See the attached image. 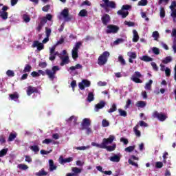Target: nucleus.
Masks as SVG:
<instances>
[{
  "mask_svg": "<svg viewBox=\"0 0 176 176\" xmlns=\"http://www.w3.org/2000/svg\"><path fill=\"white\" fill-rule=\"evenodd\" d=\"M171 14H170V16L171 17H176V9H174V10H171Z\"/></svg>",
  "mask_w": 176,
  "mask_h": 176,
  "instance_id": "774afa93",
  "label": "nucleus"
},
{
  "mask_svg": "<svg viewBox=\"0 0 176 176\" xmlns=\"http://www.w3.org/2000/svg\"><path fill=\"white\" fill-rule=\"evenodd\" d=\"M136 107H138V108H144L146 107V102L144 101H138L136 103Z\"/></svg>",
  "mask_w": 176,
  "mask_h": 176,
  "instance_id": "c85d7f7f",
  "label": "nucleus"
},
{
  "mask_svg": "<svg viewBox=\"0 0 176 176\" xmlns=\"http://www.w3.org/2000/svg\"><path fill=\"white\" fill-rule=\"evenodd\" d=\"M45 75H47L48 78L52 80H53L55 78L56 74H54L52 70L47 69L45 70Z\"/></svg>",
  "mask_w": 176,
  "mask_h": 176,
  "instance_id": "6ab92c4d",
  "label": "nucleus"
},
{
  "mask_svg": "<svg viewBox=\"0 0 176 176\" xmlns=\"http://www.w3.org/2000/svg\"><path fill=\"white\" fill-rule=\"evenodd\" d=\"M36 176H46L47 175V172L45 171V169H41L38 172L36 173Z\"/></svg>",
  "mask_w": 176,
  "mask_h": 176,
  "instance_id": "c756f323",
  "label": "nucleus"
},
{
  "mask_svg": "<svg viewBox=\"0 0 176 176\" xmlns=\"http://www.w3.org/2000/svg\"><path fill=\"white\" fill-rule=\"evenodd\" d=\"M23 19L25 23H30V21H31V18H30V16L27 14L23 15Z\"/></svg>",
  "mask_w": 176,
  "mask_h": 176,
  "instance_id": "ea45409f",
  "label": "nucleus"
},
{
  "mask_svg": "<svg viewBox=\"0 0 176 176\" xmlns=\"http://www.w3.org/2000/svg\"><path fill=\"white\" fill-rule=\"evenodd\" d=\"M118 61L120 63L121 65H126V60L122 56H118Z\"/></svg>",
  "mask_w": 176,
  "mask_h": 176,
  "instance_id": "a18cd8bd",
  "label": "nucleus"
},
{
  "mask_svg": "<svg viewBox=\"0 0 176 176\" xmlns=\"http://www.w3.org/2000/svg\"><path fill=\"white\" fill-rule=\"evenodd\" d=\"M74 160L72 157H69L68 158H64L63 156H60L59 157V163L60 164H65V163H71Z\"/></svg>",
  "mask_w": 176,
  "mask_h": 176,
  "instance_id": "2eb2a0df",
  "label": "nucleus"
},
{
  "mask_svg": "<svg viewBox=\"0 0 176 176\" xmlns=\"http://www.w3.org/2000/svg\"><path fill=\"white\" fill-rule=\"evenodd\" d=\"M127 54L129 57V62L131 63V64H133V63H134V60H135V58H137V53L129 52Z\"/></svg>",
  "mask_w": 176,
  "mask_h": 176,
  "instance_id": "f3484780",
  "label": "nucleus"
},
{
  "mask_svg": "<svg viewBox=\"0 0 176 176\" xmlns=\"http://www.w3.org/2000/svg\"><path fill=\"white\" fill-rule=\"evenodd\" d=\"M153 38H155V41H157L159 38V32L158 31H155L153 32Z\"/></svg>",
  "mask_w": 176,
  "mask_h": 176,
  "instance_id": "5fc2aeb1",
  "label": "nucleus"
},
{
  "mask_svg": "<svg viewBox=\"0 0 176 176\" xmlns=\"http://www.w3.org/2000/svg\"><path fill=\"white\" fill-rule=\"evenodd\" d=\"M91 82L87 79H83L81 82L78 83L80 90H85V87H90Z\"/></svg>",
  "mask_w": 176,
  "mask_h": 176,
  "instance_id": "0eeeda50",
  "label": "nucleus"
},
{
  "mask_svg": "<svg viewBox=\"0 0 176 176\" xmlns=\"http://www.w3.org/2000/svg\"><path fill=\"white\" fill-rule=\"evenodd\" d=\"M140 127L139 125H136L135 126L133 127V131L136 135V137H141V131L138 130V128Z\"/></svg>",
  "mask_w": 176,
  "mask_h": 176,
  "instance_id": "a878e982",
  "label": "nucleus"
},
{
  "mask_svg": "<svg viewBox=\"0 0 176 176\" xmlns=\"http://www.w3.org/2000/svg\"><path fill=\"white\" fill-rule=\"evenodd\" d=\"M18 168H19L20 170H28V166L24 164H20L18 165Z\"/></svg>",
  "mask_w": 176,
  "mask_h": 176,
  "instance_id": "79ce46f5",
  "label": "nucleus"
},
{
  "mask_svg": "<svg viewBox=\"0 0 176 176\" xmlns=\"http://www.w3.org/2000/svg\"><path fill=\"white\" fill-rule=\"evenodd\" d=\"M140 60L145 61V63L153 61V58H151V56H148V55H144L142 57H140Z\"/></svg>",
  "mask_w": 176,
  "mask_h": 176,
  "instance_id": "412c9836",
  "label": "nucleus"
},
{
  "mask_svg": "<svg viewBox=\"0 0 176 176\" xmlns=\"http://www.w3.org/2000/svg\"><path fill=\"white\" fill-rule=\"evenodd\" d=\"M49 9H50V5H46L45 6L42 8L43 12H49Z\"/></svg>",
  "mask_w": 176,
  "mask_h": 176,
  "instance_id": "338daca9",
  "label": "nucleus"
},
{
  "mask_svg": "<svg viewBox=\"0 0 176 176\" xmlns=\"http://www.w3.org/2000/svg\"><path fill=\"white\" fill-rule=\"evenodd\" d=\"M91 126V122L89 118H84L82 122H81V129L86 130L87 127H90Z\"/></svg>",
  "mask_w": 176,
  "mask_h": 176,
  "instance_id": "1a4fd4ad",
  "label": "nucleus"
},
{
  "mask_svg": "<svg viewBox=\"0 0 176 176\" xmlns=\"http://www.w3.org/2000/svg\"><path fill=\"white\" fill-rule=\"evenodd\" d=\"M152 50H153V53L154 54H156V56H158V54H160V50H159V48L154 47H153Z\"/></svg>",
  "mask_w": 176,
  "mask_h": 176,
  "instance_id": "09e8293b",
  "label": "nucleus"
},
{
  "mask_svg": "<svg viewBox=\"0 0 176 176\" xmlns=\"http://www.w3.org/2000/svg\"><path fill=\"white\" fill-rule=\"evenodd\" d=\"M87 100L89 102H91V101H94V94H93V92H89L88 94Z\"/></svg>",
  "mask_w": 176,
  "mask_h": 176,
  "instance_id": "7c9ffc66",
  "label": "nucleus"
},
{
  "mask_svg": "<svg viewBox=\"0 0 176 176\" xmlns=\"http://www.w3.org/2000/svg\"><path fill=\"white\" fill-rule=\"evenodd\" d=\"M153 83V80H149L148 82L146 83V86L144 87L146 90H151V89H152Z\"/></svg>",
  "mask_w": 176,
  "mask_h": 176,
  "instance_id": "72a5a7b5",
  "label": "nucleus"
},
{
  "mask_svg": "<svg viewBox=\"0 0 176 176\" xmlns=\"http://www.w3.org/2000/svg\"><path fill=\"white\" fill-rule=\"evenodd\" d=\"M109 52H104L102 54H101L98 58V64H99L100 65H104L107 64V61H108V57H109Z\"/></svg>",
  "mask_w": 176,
  "mask_h": 176,
  "instance_id": "f03ea898",
  "label": "nucleus"
},
{
  "mask_svg": "<svg viewBox=\"0 0 176 176\" xmlns=\"http://www.w3.org/2000/svg\"><path fill=\"white\" fill-rule=\"evenodd\" d=\"M16 137H17V133H10L8 139V142H12V141H14V140H16Z\"/></svg>",
  "mask_w": 176,
  "mask_h": 176,
  "instance_id": "4be33fe9",
  "label": "nucleus"
},
{
  "mask_svg": "<svg viewBox=\"0 0 176 176\" xmlns=\"http://www.w3.org/2000/svg\"><path fill=\"white\" fill-rule=\"evenodd\" d=\"M46 23H47V19H46V17L43 16L41 21H40V23L43 25H45L46 24Z\"/></svg>",
  "mask_w": 176,
  "mask_h": 176,
  "instance_id": "0e129e2a",
  "label": "nucleus"
},
{
  "mask_svg": "<svg viewBox=\"0 0 176 176\" xmlns=\"http://www.w3.org/2000/svg\"><path fill=\"white\" fill-rule=\"evenodd\" d=\"M153 118H154L155 119H158L160 122H164V120L167 119V116H166V114L163 113H159L157 111L153 112Z\"/></svg>",
  "mask_w": 176,
  "mask_h": 176,
  "instance_id": "20e7f679",
  "label": "nucleus"
},
{
  "mask_svg": "<svg viewBox=\"0 0 176 176\" xmlns=\"http://www.w3.org/2000/svg\"><path fill=\"white\" fill-rule=\"evenodd\" d=\"M111 162H114L115 163H119L120 162V157L118 155H115L110 157Z\"/></svg>",
  "mask_w": 176,
  "mask_h": 176,
  "instance_id": "b1692460",
  "label": "nucleus"
},
{
  "mask_svg": "<svg viewBox=\"0 0 176 176\" xmlns=\"http://www.w3.org/2000/svg\"><path fill=\"white\" fill-rule=\"evenodd\" d=\"M31 76H32V78H38L39 76H41V74H39V72H32L31 73Z\"/></svg>",
  "mask_w": 176,
  "mask_h": 176,
  "instance_id": "bf43d9fd",
  "label": "nucleus"
},
{
  "mask_svg": "<svg viewBox=\"0 0 176 176\" xmlns=\"http://www.w3.org/2000/svg\"><path fill=\"white\" fill-rule=\"evenodd\" d=\"M72 171L73 172V174H75V176H76L77 174H80V173H82V169L78 167H73Z\"/></svg>",
  "mask_w": 176,
  "mask_h": 176,
  "instance_id": "bb28decb",
  "label": "nucleus"
},
{
  "mask_svg": "<svg viewBox=\"0 0 176 176\" xmlns=\"http://www.w3.org/2000/svg\"><path fill=\"white\" fill-rule=\"evenodd\" d=\"M118 112L120 113V116H122L123 118H126V116H127V111L122 109H118Z\"/></svg>",
  "mask_w": 176,
  "mask_h": 176,
  "instance_id": "f704fd0d",
  "label": "nucleus"
},
{
  "mask_svg": "<svg viewBox=\"0 0 176 176\" xmlns=\"http://www.w3.org/2000/svg\"><path fill=\"white\" fill-rule=\"evenodd\" d=\"M6 75L10 78H13V76H14V72L13 70H8L6 72Z\"/></svg>",
  "mask_w": 176,
  "mask_h": 176,
  "instance_id": "de8ad7c7",
  "label": "nucleus"
},
{
  "mask_svg": "<svg viewBox=\"0 0 176 176\" xmlns=\"http://www.w3.org/2000/svg\"><path fill=\"white\" fill-rule=\"evenodd\" d=\"M134 149H135V145L129 146L125 148L124 151H125V152L131 153V152H133V151H134Z\"/></svg>",
  "mask_w": 176,
  "mask_h": 176,
  "instance_id": "58836bf2",
  "label": "nucleus"
},
{
  "mask_svg": "<svg viewBox=\"0 0 176 176\" xmlns=\"http://www.w3.org/2000/svg\"><path fill=\"white\" fill-rule=\"evenodd\" d=\"M74 120V123H76L78 122V118L76 117L75 116H72L67 120V122H72Z\"/></svg>",
  "mask_w": 176,
  "mask_h": 176,
  "instance_id": "8fccbe9b",
  "label": "nucleus"
},
{
  "mask_svg": "<svg viewBox=\"0 0 176 176\" xmlns=\"http://www.w3.org/2000/svg\"><path fill=\"white\" fill-rule=\"evenodd\" d=\"M163 167V162H157L155 163V168H162Z\"/></svg>",
  "mask_w": 176,
  "mask_h": 176,
  "instance_id": "052dcab7",
  "label": "nucleus"
},
{
  "mask_svg": "<svg viewBox=\"0 0 176 176\" xmlns=\"http://www.w3.org/2000/svg\"><path fill=\"white\" fill-rule=\"evenodd\" d=\"M125 25H128V27H134L135 23L132 21H125L124 22Z\"/></svg>",
  "mask_w": 176,
  "mask_h": 176,
  "instance_id": "680f3d73",
  "label": "nucleus"
},
{
  "mask_svg": "<svg viewBox=\"0 0 176 176\" xmlns=\"http://www.w3.org/2000/svg\"><path fill=\"white\" fill-rule=\"evenodd\" d=\"M151 66L153 67V69H154V71H156V72L159 71V67H157V65H156V63L152 62Z\"/></svg>",
  "mask_w": 176,
  "mask_h": 176,
  "instance_id": "13d9d810",
  "label": "nucleus"
},
{
  "mask_svg": "<svg viewBox=\"0 0 176 176\" xmlns=\"http://www.w3.org/2000/svg\"><path fill=\"white\" fill-rule=\"evenodd\" d=\"M104 4H100L101 8H111V9L116 8V3L115 1H110L109 0H102Z\"/></svg>",
  "mask_w": 176,
  "mask_h": 176,
  "instance_id": "423d86ee",
  "label": "nucleus"
},
{
  "mask_svg": "<svg viewBox=\"0 0 176 176\" xmlns=\"http://www.w3.org/2000/svg\"><path fill=\"white\" fill-rule=\"evenodd\" d=\"M33 93H39L38 88L32 86L28 87L27 94L28 96H31V94H33Z\"/></svg>",
  "mask_w": 176,
  "mask_h": 176,
  "instance_id": "dca6fc26",
  "label": "nucleus"
},
{
  "mask_svg": "<svg viewBox=\"0 0 176 176\" xmlns=\"http://www.w3.org/2000/svg\"><path fill=\"white\" fill-rule=\"evenodd\" d=\"M105 107V101L101 100L99 103L95 105V112H98L100 109H102Z\"/></svg>",
  "mask_w": 176,
  "mask_h": 176,
  "instance_id": "a211bd4d",
  "label": "nucleus"
},
{
  "mask_svg": "<svg viewBox=\"0 0 176 176\" xmlns=\"http://www.w3.org/2000/svg\"><path fill=\"white\" fill-rule=\"evenodd\" d=\"M82 68H83L82 65L78 63L75 66L70 67L69 69H70V71H75V69H82Z\"/></svg>",
  "mask_w": 176,
  "mask_h": 176,
  "instance_id": "cd10ccee",
  "label": "nucleus"
},
{
  "mask_svg": "<svg viewBox=\"0 0 176 176\" xmlns=\"http://www.w3.org/2000/svg\"><path fill=\"white\" fill-rule=\"evenodd\" d=\"M8 16H9V14L8 13V12H2L1 14H0V17L3 20H8Z\"/></svg>",
  "mask_w": 176,
  "mask_h": 176,
  "instance_id": "e433bc0d",
  "label": "nucleus"
},
{
  "mask_svg": "<svg viewBox=\"0 0 176 176\" xmlns=\"http://www.w3.org/2000/svg\"><path fill=\"white\" fill-rule=\"evenodd\" d=\"M102 127H108L109 126V122L105 119L102 121Z\"/></svg>",
  "mask_w": 176,
  "mask_h": 176,
  "instance_id": "864d4df0",
  "label": "nucleus"
},
{
  "mask_svg": "<svg viewBox=\"0 0 176 176\" xmlns=\"http://www.w3.org/2000/svg\"><path fill=\"white\" fill-rule=\"evenodd\" d=\"M165 74H166V76H167L168 78L171 75V70L170 69V68L168 67L166 68Z\"/></svg>",
  "mask_w": 176,
  "mask_h": 176,
  "instance_id": "4d7b16f0",
  "label": "nucleus"
},
{
  "mask_svg": "<svg viewBox=\"0 0 176 176\" xmlns=\"http://www.w3.org/2000/svg\"><path fill=\"white\" fill-rule=\"evenodd\" d=\"M118 14H120V16H122V19H126V16H129V12H123V10H120L118 11Z\"/></svg>",
  "mask_w": 176,
  "mask_h": 176,
  "instance_id": "393cba45",
  "label": "nucleus"
},
{
  "mask_svg": "<svg viewBox=\"0 0 176 176\" xmlns=\"http://www.w3.org/2000/svg\"><path fill=\"white\" fill-rule=\"evenodd\" d=\"M9 97L11 100H13L14 101H17V100H19V96L17 92H15L14 94H10Z\"/></svg>",
  "mask_w": 176,
  "mask_h": 176,
  "instance_id": "5701e85b",
  "label": "nucleus"
},
{
  "mask_svg": "<svg viewBox=\"0 0 176 176\" xmlns=\"http://www.w3.org/2000/svg\"><path fill=\"white\" fill-rule=\"evenodd\" d=\"M128 163L129 164H131V166H134L135 167H137V168H138V164L134 162L133 160H131V159H129L128 160Z\"/></svg>",
  "mask_w": 176,
  "mask_h": 176,
  "instance_id": "6e6d98bb",
  "label": "nucleus"
},
{
  "mask_svg": "<svg viewBox=\"0 0 176 176\" xmlns=\"http://www.w3.org/2000/svg\"><path fill=\"white\" fill-rule=\"evenodd\" d=\"M169 8H170V10H174L175 8H176V1H172L171 5L170 6Z\"/></svg>",
  "mask_w": 176,
  "mask_h": 176,
  "instance_id": "69168bd1",
  "label": "nucleus"
},
{
  "mask_svg": "<svg viewBox=\"0 0 176 176\" xmlns=\"http://www.w3.org/2000/svg\"><path fill=\"white\" fill-rule=\"evenodd\" d=\"M118 107L116 106V104L113 103L111 105V107L108 110L109 113H112L113 112H116L117 111Z\"/></svg>",
  "mask_w": 176,
  "mask_h": 176,
  "instance_id": "2f4dec72",
  "label": "nucleus"
},
{
  "mask_svg": "<svg viewBox=\"0 0 176 176\" xmlns=\"http://www.w3.org/2000/svg\"><path fill=\"white\" fill-rule=\"evenodd\" d=\"M106 30L107 34H116L119 31V27L115 25H109Z\"/></svg>",
  "mask_w": 176,
  "mask_h": 176,
  "instance_id": "6e6552de",
  "label": "nucleus"
},
{
  "mask_svg": "<svg viewBox=\"0 0 176 176\" xmlns=\"http://www.w3.org/2000/svg\"><path fill=\"white\" fill-rule=\"evenodd\" d=\"M138 5L139 6H146L148 5V0H141L138 2Z\"/></svg>",
  "mask_w": 176,
  "mask_h": 176,
  "instance_id": "37998d69",
  "label": "nucleus"
},
{
  "mask_svg": "<svg viewBox=\"0 0 176 176\" xmlns=\"http://www.w3.org/2000/svg\"><path fill=\"white\" fill-rule=\"evenodd\" d=\"M160 14L161 19H164L166 17V10H164V8L161 7Z\"/></svg>",
  "mask_w": 176,
  "mask_h": 176,
  "instance_id": "a19ab883",
  "label": "nucleus"
},
{
  "mask_svg": "<svg viewBox=\"0 0 176 176\" xmlns=\"http://www.w3.org/2000/svg\"><path fill=\"white\" fill-rule=\"evenodd\" d=\"M82 43V41H78L76 43L74 47H73V50L72 51V58H74V60H76V58L79 57V55H78V52H79V49H80Z\"/></svg>",
  "mask_w": 176,
  "mask_h": 176,
  "instance_id": "7ed1b4c3",
  "label": "nucleus"
},
{
  "mask_svg": "<svg viewBox=\"0 0 176 176\" xmlns=\"http://www.w3.org/2000/svg\"><path fill=\"white\" fill-rule=\"evenodd\" d=\"M171 61H173V58L170 56H166L162 60V63H163V64H168V63H171Z\"/></svg>",
  "mask_w": 176,
  "mask_h": 176,
  "instance_id": "473e14b6",
  "label": "nucleus"
},
{
  "mask_svg": "<svg viewBox=\"0 0 176 176\" xmlns=\"http://www.w3.org/2000/svg\"><path fill=\"white\" fill-rule=\"evenodd\" d=\"M115 140H116L115 135H110L108 138H104L101 144L92 142L91 145L92 146H96V147L102 146L104 145H108L109 144H112L113 141H115Z\"/></svg>",
  "mask_w": 176,
  "mask_h": 176,
  "instance_id": "f257e3e1",
  "label": "nucleus"
},
{
  "mask_svg": "<svg viewBox=\"0 0 176 176\" xmlns=\"http://www.w3.org/2000/svg\"><path fill=\"white\" fill-rule=\"evenodd\" d=\"M45 34H46V36H47V38H49L52 34V29L46 27L45 28Z\"/></svg>",
  "mask_w": 176,
  "mask_h": 176,
  "instance_id": "3c124183",
  "label": "nucleus"
},
{
  "mask_svg": "<svg viewBox=\"0 0 176 176\" xmlns=\"http://www.w3.org/2000/svg\"><path fill=\"white\" fill-rule=\"evenodd\" d=\"M133 42L137 43L138 41H140V36L138 35V32L136 30H133Z\"/></svg>",
  "mask_w": 176,
  "mask_h": 176,
  "instance_id": "aec40b11",
  "label": "nucleus"
},
{
  "mask_svg": "<svg viewBox=\"0 0 176 176\" xmlns=\"http://www.w3.org/2000/svg\"><path fill=\"white\" fill-rule=\"evenodd\" d=\"M140 78H142V74L140 72H135L131 79L135 83H142V80Z\"/></svg>",
  "mask_w": 176,
  "mask_h": 176,
  "instance_id": "39448f33",
  "label": "nucleus"
},
{
  "mask_svg": "<svg viewBox=\"0 0 176 176\" xmlns=\"http://www.w3.org/2000/svg\"><path fill=\"white\" fill-rule=\"evenodd\" d=\"M101 21L104 25H108L109 21H111V16L108 14H104L102 16Z\"/></svg>",
  "mask_w": 176,
  "mask_h": 176,
  "instance_id": "4468645a",
  "label": "nucleus"
},
{
  "mask_svg": "<svg viewBox=\"0 0 176 176\" xmlns=\"http://www.w3.org/2000/svg\"><path fill=\"white\" fill-rule=\"evenodd\" d=\"M61 16L65 19V21H71L72 18L69 16V11L68 9L65 8L60 12Z\"/></svg>",
  "mask_w": 176,
  "mask_h": 176,
  "instance_id": "9d476101",
  "label": "nucleus"
},
{
  "mask_svg": "<svg viewBox=\"0 0 176 176\" xmlns=\"http://www.w3.org/2000/svg\"><path fill=\"white\" fill-rule=\"evenodd\" d=\"M6 142V140L5 139V137L3 135H0V144L2 145V144H5Z\"/></svg>",
  "mask_w": 176,
  "mask_h": 176,
  "instance_id": "e2e57ef3",
  "label": "nucleus"
},
{
  "mask_svg": "<svg viewBox=\"0 0 176 176\" xmlns=\"http://www.w3.org/2000/svg\"><path fill=\"white\" fill-rule=\"evenodd\" d=\"M98 148H100L101 149H106L107 152H113V151L116 149V144H113L112 146H99Z\"/></svg>",
  "mask_w": 176,
  "mask_h": 176,
  "instance_id": "9b49d317",
  "label": "nucleus"
},
{
  "mask_svg": "<svg viewBox=\"0 0 176 176\" xmlns=\"http://www.w3.org/2000/svg\"><path fill=\"white\" fill-rule=\"evenodd\" d=\"M32 47H37V50L41 52V50H43V49H45V45L42 43H40L38 41H35L33 42Z\"/></svg>",
  "mask_w": 176,
  "mask_h": 176,
  "instance_id": "f8f14e48",
  "label": "nucleus"
},
{
  "mask_svg": "<svg viewBox=\"0 0 176 176\" xmlns=\"http://www.w3.org/2000/svg\"><path fill=\"white\" fill-rule=\"evenodd\" d=\"M80 17H86L87 16V10L85 9L81 10L78 14Z\"/></svg>",
  "mask_w": 176,
  "mask_h": 176,
  "instance_id": "c9c22d12",
  "label": "nucleus"
},
{
  "mask_svg": "<svg viewBox=\"0 0 176 176\" xmlns=\"http://www.w3.org/2000/svg\"><path fill=\"white\" fill-rule=\"evenodd\" d=\"M167 156H168V153L165 152L162 156L163 157V163H164V164H167Z\"/></svg>",
  "mask_w": 176,
  "mask_h": 176,
  "instance_id": "603ef678",
  "label": "nucleus"
},
{
  "mask_svg": "<svg viewBox=\"0 0 176 176\" xmlns=\"http://www.w3.org/2000/svg\"><path fill=\"white\" fill-rule=\"evenodd\" d=\"M8 153V148H4L0 151V157H3Z\"/></svg>",
  "mask_w": 176,
  "mask_h": 176,
  "instance_id": "49530a36",
  "label": "nucleus"
},
{
  "mask_svg": "<svg viewBox=\"0 0 176 176\" xmlns=\"http://www.w3.org/2000/svg\"><path fill=\"white\" fill-rule=\"evenodd\" d=\"M31 69H32V67L29 64H27L23 69V72H31Z\"/></svg>",
  "mask_w": 176,
  "mask_h": 176,
  "instance_id": "c03bdc74",
  "label": "nucleus"
},
{
  "mask_svg": "<svg viewBox=\"0 0 176 176\" xmlns=\"http://www.w3.org/2000/svg\"><path fill=\"white\" fill-rule=\"evenodd\" d=\"M59 58L61 60L60 67H64L65 64H69V56L68 55L65 56H59Z\"/></svg>",
  "mask_w": 176,
  "mask_h": 176,
  "instance_id": "ddd939ff",
  "label": "nucleus"
},
{
  "mask_svg": "<svg viewBox=\"0 0 176 176\" xmlns=\"http://www.w3.org/2000/svg\"><path fill=\"white\" fill-rule=\"evenodd\" d=\"M30 149L34 152V153H38V152H39V146L37 145L31 146Z\"/></svg>",
  "mask_w": 176,
  "mask_h": 176,
  "instance_id": "4c0bfd02",
  "label": "nucleus"
}]
</instances>
